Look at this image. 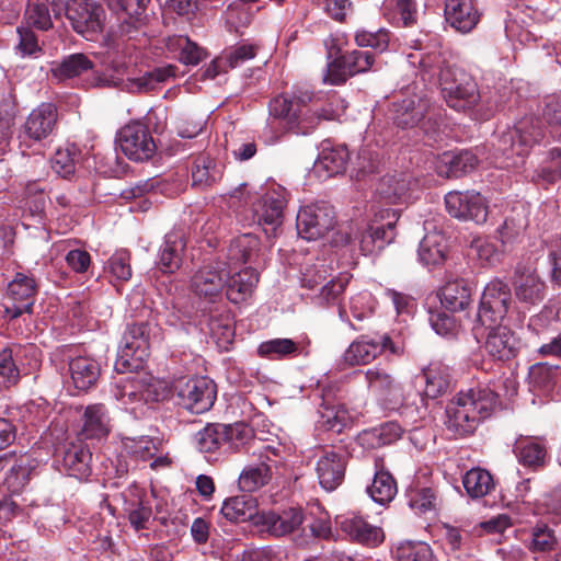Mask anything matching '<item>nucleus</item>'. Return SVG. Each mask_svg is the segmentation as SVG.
<instances>
[{
  "label": "nucleus",
  "mask_w": 561,
  "mask_h": 561,
  "mask_svg": "<svg viewBox=\"0 0 561 561\" xmlns=\"http://www.w3.org/2000/svg\"><path fill=\"white\" fill-rule=\"evenodd\" d=\"M396 238L394 224L360 225L351 227L345 233V244L358 245L363 255H375L383 250Z\"/></svg>",
  "instance_id": "ddd939ff"
},
{
  "label": "nucleus",
  "mask_w": 561,
  "mask_h": 561,
  "mask_svg": "<svg viewBox=\"0 0 561 561\" xmlns=\"http://www.w3.org/2000/svg\"><path fill=\"white\" fill-rule=\"evenodd\" d=\"M486 335L484 347L490 356L496 360H510L518 353V339L505 325H491Z\"/></svg>",
  "instance_id": "a878e982"
},
{
  "label": "nucleus",
  "mask_w": 561,
  "mask_h": 561,
  "mask_svg": "<svg viewBox=\"0 0 561 561\" xmlns=\"http://www.w3.org/2000/svg\"><path fill=\"white\" fill-rule=\"evenodd\" d=\"M412 180L405 172L383 175L376 185V194L388 204L405 202L411 190Z\"/></svg>",
  "instance_id": "7c9ffc66"
},
{
  "label": "nucleus",
  "mask_w": 561,
  "mask_h": 561,
  "mask_svg": "<svg viewBox=\"0 0 561 561\" xmlns=\"http://www.w3.org/2000/svg\"><path fill=\"white\" fill-rule=\"evenodd\" d=\"M497 404V394L489 388L460 391L446 407L445 425L455 437L472 435Z\"/></svg>",
  "instance_id": "f257e3e1"
},
{
  "label": "nucleus",
  "mask_w": 561,
  "mask_h": 561,
  "mask_svg": "<svg viewBox=\"0 0 561 561\" xmlns=\"http://www.w3.org/2000/svg\"><path fill=\"white\" fill-rule=\"evenodd\" d=\"M436 108L426 95L413 94L392 103L390 117L400 128H421L428 134L438 125Z\"/></svg>",
  "instance_id": "423d86ee"
},
{
  "label": "nucleus",
  "mask_w": 561,
  "mask_h": 561,
  "mask_svg": "<svg viewBox=\"0 0 561 561\" xmlns=\"http://www.w3.org/2000/svg\"><path fill=\"white\" fill-rule=\"evenodd\" d=\"M176 67L167 65L157 67L150 71H145L139 76H128L126 79L112 78L101 79L102 85L119 87L121 90L133 94H144L157 90L161 83L175 77Z\"/></svg>",
  "instance_id": "a211bd4d"
},
{
  "label": "nucleus",
  "mask_w": 561,
  "mask_h": 561,
  "mask_svg": "<svg viewBox=\"0 0 561 561\" xmlns=\"http://www.w3.org/2000/svg\"><path fill=\"white\" fill-rule=\"evenodd\" d=\"M318 413V424L325 431L334 433H341L350 421L347 410L340 404H334L331 400V391L322 394V402Z\"/></svg>",
  "instance_id": "a19ab883"
},
{
  "label": "nucleus",
  "mask_w": 561,
  "mask_h": 561,
  "mask_svg": "<svg viewBox=\"0 0 561 561\" xmlns=\"http://www.w3.org/2000/svg\"><path fill=\"white\" fill-rule=\"evenodd\" d=\"M368 493L376 503L385 505L396 496L397 483L389 472H376L373 483L368 488Z\"/></svg>",
  "instance_id": "5fc2aeb1"
},
{
  "label": "nucleus",
  "mask_w": 561,
  "mask_h": 561,
  "mask_svg": "<svg viewBox=\"0 0 561 561\" xmlns=\"http://www.w3.org/2000/svg\"><path fill=\"white\" fill-rule=\"evenodd\" d=\"M350 283V277L347 275H339L335 278H331L325 282L318 295L321 305H330L334 304L344 293L345 288Z\"/></svg>",
  "instance_id": "0e129e2a"
},
{
  "label": "nucleus",
  "mask_w": 561,
  "mask_h": 561,
  "mask_svg": "<svg viewBox=\"0 0 561 561\" xmlns=\"http://www.w3.org/2000/svg\"><path fill=\"white\" fill-rule=\"evenodd\" d=\"M24 21L27 26L41 31H47L53 27V21L46 3H30L24 13Z\"/></svg>",
  "instance_id": "e2e57ef3"
},
{
  "label": "nucleus",
  "mask_w": 561,
  "mask_h": 561,
  "mask_svg": "<svg viewBox=\"0 0 561 561\" xmlns=\"http://www.w3.org/2000/svg\"><path fill=\"white\" fill-rule=\"evenodd\" d=\"M512 304L510 286L494 278L486 284L481 296L477 320L481 325L491 327L502 321Z\"/></svg>",
  "instance_id": "9d476101"
},
{
  "label": "nucleus",
  "mask_w": 561,
  "mask_h": 561,
  "mask_svg": "<svg viewBox=\"0 0 561 561\" xmlns=\"http://www.w3.org/2000/svg\"><path fill=\"white\" fill-rule=\"evenodd\" d=\"M227 256L231 264H259L261 242L252 233L241 234L231 241Z\"/></svg>",
  "instance_id": "c9c22d12"
},
{
  "label": "nucleus",
  "mask_w": 561,
  "mask_h": 561,
  "mask_svg": "<svg viewBox=\"0 0 561 561\" xmlns=\"http://www.w3.org/2000/svg\"><path fill=\"white\" fill-rule=\"evenodd\" d=\"M376 54L369 50L354 49L345 51L329 64L325 80L339 85L351 77L374 70Z\"/></svg>",
  "instance_id": "4468645a"
},
{
  "label": "nucleus",
  "mask_w": 561,
  "mask_h": 561,
  "mask_svg": "<svg viewBox=\"0 0 561 561\" xmlns=\"http://www.w3.org/2000/svg\"><path fill=\"white\" fill-rule=\"evenodd\" d=\"M118 16V23L115 26H112L108 35L107 42L108 46L116 47V39L122 41H136L139 36L144 35V26H145V16H131L124 15Z\"/></svg>",
  "instance_id": "37998d69"
},
{
  "label": "nucleus",
  "mask_w": 561,
  "mask_h": 561,
  "mask_svg": "<svg viewBox=\"0 0 561 561\" xmlns=\"http://www.w3.org/2000/svg\"><path fill=\"white\" fill-rule=\"evenodd\" d=\"M339 524L343 533L359 543L376 547L385 539L383 530L380 527L370 525L360 516H345Z\"/></svg>",
  "instance_id": "c756f323"
},
{
  "label": "nucleus",
  "mask_w": 561,
  "mask_h": 561,
  "mask_svg": "<svg viewBox=\"0 0 561 561\" xmlns=\"http://www.w3.org/2000/svg\"><path fill=\"white\" fill-rule=\"evenodd\" d=\"M444 16L458 32L469 33L479 23L481 13L476 0H444Z\"/></svg>",
  "instance_id": "4be33fe9"
},
{
  "label": "nucleus",
  "mask_w": 561,
  "mask_h": 561,
  "mask_svg": "<svg viewBox=\"0 0 561 561\" xmlns=\"http://www.w3.org/2000/svg\"><path fill=\"white\" fill-rule=\"evenodd\" d=\"M365 378L371 392L388 403H397L402 397V387L389 370L373 367L365 371Z\"/></svg>",
  "instance_id": "cd10ccee"
},
{
  "label": "nucleus",
  "mask_w": 561,
  "mask_h": 561,
  "mask_svg": "<svg viewBox=\"0 0 561 561\" xmlns=\"http://www.w3.org/2000/svg\"><path fill=\"white\" fill-rule=\"evenodd\" d=\"M124 512L127 515L128 522L136 529L147 528L152 510L149 503L144 502L139 496L125 501Z\"/></svg>",
  "instance_id": "680f3d73"
},
{
  "label": "nucleus",
  "mask_w": 561,
  "mask_h": 561,
  "mask_svg": "<svg viewBox=\"0 0 561 561\" xmlns=\"http://www.w3.org/2000/svg\"><path fill=\"white\" fill-rule=\"evenodd\" d=\"M462 484L471 499H481L494 489L491 473L482 468H472L462 477Z\"/></svg>",
  "instance_id": "8fccbe9b"
},
{
  "label": "nucleus",
  "mask_w": 561,
  "mask_h": 561,
  "mask_svg": "<svg viewBox=\"0 0 561 561\" xmlns=\"http://www.w3.org/2000/svg\"><path fill=\"white\" fill-rule=\"evenodd\" d=\"M227 275L224 271L203 267L193 276L192 288L196 295L215 301L221 295Z\"/></svg>",
  "instance_id": "ea45409f"
},
{
  "label": "nucleus",
  "mask_w": 561,
  "mask_h": 561,
  "mask_svg": "<svg viewBox=\"0 0 561 561\" xmlns=\"http://www.w3.org/2000/svg\"><path fill=\"white\" fill-rule=\"evenodd\" d=\"M16 357L18 353L12 347L0 351V385L7 389L16 386L21 379Z\"/></svg>",
  "instance_id": "6e6d98bb"
},
{
  "label": "nucleus",
  "mask_w": 561,
  "mask_h": 561,
  "mask_svg": "<svg viewBox=\"0 0 561 561\" xmlns=\"http://www.w3.org/2000/svg\"><path fill=\"white\" fill-rule=\"evenodd\" d=\"M286 204V192L283 187L267 191L253 203L254 217L260 225L279 226Z\"/></svg>",
  "instance_id": "393cba45"
},
{
  "label": "nucleus",
  "mask_w": 561,
  "mask_h": 561,
  "mask_svg": "<svg viewBox=\"0 0 561 561\" xmlns=\"http://www.w3.org/2000/svg\"><path fill=\"white\" fill-rule=\"evenodd\" d=\"M446 241L440 232L427 233L419 245V257L424 265H438L445 260Z\"/></svg>",
  "instance_id": "de8ad7c7"
},
{
  "label": "nucleus",
  "mask_w": 561,
  "mask_h": 561,
  "mask_svg": "<svg viewBox=\"0 0 561 561\" xmlns=\"http://www.w3.org/2000/svg\"><path fill=\"white\" fill-rule=\"evenodd\" d=\"M259 283V273L254 267L233 273L225 278L226 296L232 304H241L249 299Z\"/></svg>",
  "instance_id": "2f4dec72"
},
{
  "label": "nucleus",
  "mask_w": 561,
  "mask_h": 561,
  "mask_svg": "<svg viewBox=\"0 0 561 561\" xmlns=\"http://www.w3.org/2000/svg\"><path fill=\"white\" fill-rule=\"evenodd\" d=\"M545 136L541 122L534 117H523L514 127L507 128L496 135L493 147L506 160L515 157L523 158L531 148L539 144Z\"/></svg>",
  "instance_id": "20e7f679"
},
{
  "label": "nucleus",
  "mask_w": 561,
  "mask_h": 561,
  "mask_svg": "<svg viewBox=\"0 0 561 561\" xmlns=\"http://www.w3.org/2000/svg\"><path fill=\"white\" fill-rule=\"evenodd\" d=\"M221 175V170L209 157L199 156L194 160L192 168L193 186L205 190L216 184Z\"/></svg>",
  "instance_id": "49530a36"
},
{
  "label": "nucleus",
  "mask_w": 561,
  "mask_h": 561,
  "mask_svg": "<svg viewBox=\"0 0 561 561\" xmlns=\"http://www.w3.org/2000/svg\"><path fill=\"white\" fill-rule=\"evenodd\" d=\"M313 94L305 91L294 96L278 95L270 102V113L284 122V127L297 135L311 133L321 119L331 121L334 112L331 108L310 110L308 104Z\"/></svg>",
  "instance_id": "f03ea898"
},
{
  "label": "nucleus",
  "mask_w": 561,
  "mask_h": 561,
  "mask_svg": "<svg viewBox=\"0 0 561 561\" xmlns=\"http://www.w3.org/2000/svg\"><path fill=\"white\" fill-rule=\"evenodd\" d=\"M346 456L329 449H321L316 471L320 485L327 490H335L344 480Z\"/></svg>",
  "instance_id": "b1692460"
},
{
  "label": "nucleus",
  "mask_w": 561,
  "mask_h": 561,
  "mask_svg": "<svg viewBox=\"0 0 561 561\" xmlns=\"http://www.w3.org/2000/svg\"><path fill=\"white\" fill-rule=\"evenodd\" d=\"M470 250L483 264L495 265L507 253L489 238L478 237L471 241Z\"/></svg>",
  "instance_id": "052dcab7"
},
{
  "label": "nucleus",
  "mask_w": 561,
  "mask_h": 561,
  "mask_svg": "<svg viewBox=\"0 0 561 561\" xmlns=\"http://www.w3.org/2000/svg\"><path fill=\"white\" fill-rule=\"evenodd\" d=\"M409 506L419 515L435 512L440 499L437 489L416 485L408 491Z\"/></svg>",
  "instance_id": "3c124183"
},
{
  "label": "nucleus",
  "mask_w": 561,
  "mask_h": 561,
  "mask_svg": "<svg viewBox=\"0 0 561 561\" xmlns=\"http://www.w3.org/2000/svg\"><path fill=\"white\" fill-rule=\"evenodd\" d=\"M513 286L516 298L524 304L537 305L545 298L546 284L529 266H516Z\"/></svg>",
  "instance_id": "5701e85b"
},
{
  "label": "nucleus",
  "mask_w": 561,
  "mask_h": 561,
  "mask_svg": "<svg viewBox=\"0 0 561 561\" xmlns=\"http://www.w3.org/2000/svg\"><path fill=\"white\" fill-rule=\"evenodd\" d=\"M438 295L442 306L450 312L462 311L472 301V288L463 278L447 282Z\"/></svg>",
  "instance_id": "72a5a7b5"
},
{
  "label": "nucleus",
  "mask_w": 561,
  "mask_h": 561,
  "mask_svg": "<svg viewBox=\"0 0 561 561\" xmlns=\"http://www.w3.org/2000/svg\"><path fill=\"white\" fill-rule=\"evenodd\" d=\"M445 205L448 214L455 218L472 220L477 224L486 221V201L478 192H449L445 196Z\"/></svg>",
  "instance_id": "f3484780"
},
{
  "label": "nucleus",
  "mask_w": 561,
  "mask_h": 561,
  "mask_svg": "<svg viewBox=\"0 0 561 561\" xmlns=\"http://www.w3.org/2000/svg\"><path fill=\"white\" fill-rule=\"evenodd\" d=\"M150 335L151 325L148 322L127 325L114 365L118 374L133 373L142 367L149 356Z\"/></svg>",
  "instance_id": "39448f33"
},
{
  "label": "nucleus",
  "mask_w": 561,
  "mask_h": 561,
  "mask_svg": "<svg viewBox=\"0 0 561 561\" xmlns=\"http://www.w3.org/2000/svg\"><path fill=\"white\" fill-rule=\"evenodd\" d=\"M409 61L420 68L423 81L440 83V72L454 70L456 67L449 65L440 50L434 49L428 53L410 54Z\"/></svg>",
  "instance_id": "473e14b6"
},
{
  "label": "nucleus",
  "mask_w": 561,
  "mask_h": 561,
  "mask_svg": "<svg viewBox=\"0 0 561 561\" xmlns=\"http://www.w3.org/2000/svg\"><path fill=\"white\" fill-rule=\"evenodd\" d=\"M185 248L184 237L179 231H172L164 237L160 247L158 266L163 273H174L182 263V252Z\"/></svg>",
  "instance_id": "79ce46f5"
},
{
  "label": "nucleus",
  "mask_w": 561,
  "mask_h": 561,
  "mask_svg": "<svg viewBox=\"0 0 561 561\" xmlns=\"http://www.w3.org/2000/svg\"><path fill=\"white\" fill-rule=\"evenodd\" d=\"M518 462L533 470H542L549 462L547 440L539 436L519 435L513 448Z\"/></svg>",
  "instance_id": "412c9836"
},
{
  "label": "nucleus",
  "mask_w": 561,
  "mask_h": 561,
  "mask_svg": "<svg viewBox=\"0 0 561 561\" xmlns=\"http://www.w3.org/2000/svg\"><path fill=\"white\" fill-rule=\"evenodd\" d=\"M69 371L75 387L87 391L93 386L101 375V366L98 360L89 356H78L69 363Z\"/></svg>",
  "instance_id": "e433bc0d"
},
{
  "label": "nucleus",
  "mask_w": 561,
  "mask_h": 561,
  "mask_svg": "<svg viewBox=\"0 0 561 561\" xmlns=\"http://www.w3.org/2000/svg\"><path fill=\"white\" fill-rule=\"evenodd\" d=\"M558 538L554 530L545 523H537L530 529L528 549L531 552H550L556 550Z\"/></svg>",
  "instance_id": "13d9d810"
},
{
  "label": "nucleus",
  "mask_w": 561,
  "mask_h": 561,
  "mask_svg": "<svg viewBox=\"0 0 561 561\" xmlns=\"http://www.w3.org/2000/svg\"><path fill=\"white\" fill-rule=\"evenodd\" d=\"M272 478L271 466L266 462L247 466L239 476L238 485L245 494L256 491Z\"/></svg>",
  "instance_id": "09e8293b"
},
{
  "label": "nucleus",
  "mask_w": 561,
  "mask_h": 561,
  "mask_svg": "<svg viewBox=\"0 0 561 561\" xmlns=\"http://www.w3.org/2000/svg\"><path fill=\"white\" fill-rule=\"evenodd\" d=\"M92 454L82 444H71L64 453L62 466L66 472L78 480H87L91 474Z\"/></svg>",
  "instance_id": "58836bf2"
},
{
  "label": "nucleus",
  "mask_w": 561,
  "mask_h": 561,
  "mask_svg": "<svg viewBox=\"0 0 561 561\" xmlns=\"http://www.w3.org/2000/svg\"><path fill=\"white\" fill-rule=\"evenodd\" d=\"M256 46L251 44H241L229 47L222 51L227 67L230 69L243 65L245 61L253 59L256 55Z\"/></svg>",
  "instance_id": "774afa93"
},
{
  "label": "nucleus",
  "mask_w": 561,
  "mask_h": 561,
  "mask_svg": "<svg viewBox=\"0 0 561 561\" xmlns=\"http://www.w3.org/2000/svg\"><path fill=\"white\" fill-rule=\"evenodd\" d=\"M401 435L402 428L397 422H386L364 432L362 440L370 448H380L397 442Z\"/></svg>",
  "instance_id": "603ef678"
},
{
  "label": "nucleus",
  "mask_w": 561,
  "mask_h": 561,
  "mask_svg": "<svg viewBox=\"0 0 561 561\" xmlns=\"http://www.w3.org/2000/svg\"><path fill=\"white\" fill-rule=\"evenodd\" d=\"M110 433L108 411L102 403L90 404L84 409L81 427L78 432L80 439H101Z\"/></svg>",
  "instance_id": "c85d7f7f"
},
{
  "label": "nucleus",
  "mask_w": 561,
  "mask_h": 561,
  "mask_svg": "<svg viewBox=\"0 0 561 561\" xmlns=\"http://www.w3.org/2000/svg\"><path fill=\"white\" fill-rule=\"evenodd\" d=\"M299 354V344L291 339H272L257 346V355L268 359H283Z\"/></svg>",
  "instance_id": "864d4df0"
},
{
  "label": "nucleus",
  "mask_w": 561,
  "mask_h": 561,
  "mask_svg": "<svg viewBox=\"0 0 561 561\" xmlns=\"http://www.w3.org/2000/svg\"><path fill=\"white\" fill-rule=\"evenodd\" d=\"M34 470V460L28 456L16 459L5 476L4 484L7 489L14 494L21 493L28 484Z\"/></svg>",
  "instance_id": "a18cd8bd"
},
{
  "label": "nucleus",
  "mask_w": 561,
  "mask_h": 561,
  "mask_svg": "<svg viewBox=\"0 0 561 561\" xmlns=\"http://www.w3.org/2000/svg\"><path fill=\"white\" fill-rule=\"evenodd\" d=\"M350 153L345 146L323 147L314 162V171L331 178L345 171Z\"/></svg>",
  "instance_id": "4c0bfd02"
},
{
  "label": "nucleus",
  "mask_w": 561,
  "mask_h": 561,
  "mask_svg": "<svg viewBox=\"0 0 561 561\" xmlns=\"http://www.w3.org/2000/svg\"><path fill=\"white\" fill-rule=\"evenodd\" d=\"M479 163L478 157L470 150L446 151L436 162L438 175L458 179L472 172Z\"/></svg>",
  "instance_id": "bb28decb"
},
{
  "label": "nucleus",
  "mask_w": 561,
  "mask_h": 561,
  "mask_svg": "<svg viewBox=\"0 0 561 561\" xmlns=\"http://www.w3.org/2000/svg\"><path fill=\"white\" fill-rule=\"evenodd\" d=\"M251 437V430L244 423H208L194 435L198 451L230 454L238 451Z\"/></svg>",
  "instance_id": "7ed1b4c3"
},
{
  "label": "nucleus",
  "mask_w": 561,
  "mask_h": 561,
  "mask_svg": "<svg viewBox=\"0 0 561 561\" xmlns=\"http://www.w3.org/2000/svg\"><path fill=\"white\" fill-rule=\"evenodd\" d=\"M151 0H106V5L116 15L145 16Z\"/></svg>",
  "instance_id": "69168bd1"
},
{
  "label": "nucleus",
  "mask_w": 561,
  "mask_h": 561,
  "mask_svg": "<svg viewBox=\"0 0 561 561\" xmlns=\"http://www.w3.org/2000/svg\"><path fill=\"white\" fill-rule=\"evenodd\" d=\"M171 390L176 403L195 414L208 411L216 400V385L207 377H179Z\"/></svg>",
  "instance_id": "0eeeda50"
},
{
  "label": "nucleus",
  "mask_w": 561,
  "mask_h": 561,
  "mask_svg": "<svg viewBox=\"0 0 561 561\" xmlns=\"http://www.w3.org/2000/svg\"><path fill=\"white\" fill-rule=\"evenodd\" d=\"M36 293L34 278L23 273H16L8 286V301L4 311L10 319H16L23 313H31Z\"/></svg>",
  "instance_id": "6ab92c4d"
},
{
  "label": "nucleus",
  "mask_w": 561,
  "mask_h": 561,
  "mask_svg": "<svg viewBox=\"0 0 561 561\" xmlns=\"http://www.w3.org/2000/svg\"><path fill=\"white\" fill-rule=\"evenodd\" d=\"M58 110L54 103L44 102L32 110L20 127L19 139L21 144L31 147L33 144L48 139L56 130Z\"/></svg>",
  "instance_id": "9b49d317"
},
{
  "label": "nucleus",
  "mask_w": 561,
  "mask_h": 561,
  "mask_svg": "<svg viewBox=\"0 0 561 561\" xmlns=\"http://www.w3.org/2000/svg\"><path fill=\"white\" fill-rule=\"evenodd\" d=\"M176 45L180 49L179 59L185 65L196 66L206 58V51L188 37H179Z\"/></svg>",
  "instance_id": "338daca9"
},
{
  "label": "nucleus",
  "mask_w": 561,
  "mask_h": 561,
  "mask_svg": "<svg viewBox=\"0 0 561 561\" xmlns=\"http://www.w3.org/2000/svg\"><path fill=\"white\" fill-rule=\"evenodd\" d=\"M64 9L72 30L87 39H93L103 30L105 12L96 1L68 0Z\"/></svg>",
  "instance_id": "1a4fd4ad"
},
{
  "label": "nucleus",
  "mask_w": 561,
  "mask_h": 561,
  "mask_svg": "<svg viewBox=\"0 0 561 561\" xmlns=\"http://www.w3.org/2000/svg\"><path fill=\"white\" fill-rule=\"evenodd\" d=\"M222 516L232 523H243L252 520L255 525V519L260 515L257 511V502L251 494H241L227 499L220 510Z\"/></svg>",
  "instance_id": "f704fd0d"
},
{
  "label": "nucleus",
  "mask_w": 561,
  "mask_h": 561,
  "mask_svg": "<svg viewBox=\"0 0 561 561\" xmlns=\"http://www.w3.org/2000/svg\"><path fill=\"white\" fill-rule=\"evenodd\" d=\"M93 68V61L82 53H76L55 62L51 68L53 76L58 80L78 77Z\"/></svg>",
  "instance_id": "c03bdc74"
},
{
  "label": "nucleus",
  "mask_w": 561,
  "mask_h": 561,
  "mask_svg": "<svg viewBox=\"0 0 561 561\" xmlns=\"http://www.w3.org/2000/svg\"><path fill=\"white\" fill-rule=\"evenodd\" d=\"M385 350H389L394 355H401L404 352L403 345L392 341L388 334H385L380 340L366 334L360 335L345 350L343 360L348 366L366 365Z\"/></svg>",
  "instance_id": "2eb2a0df"
},
{
  "label": "nucleus",
  "mask_w": 561,
  "mask_h": 561,
  "mask_svg": "<svg viewBox=\"0 0 561 561\" xmlns=\"http://www.w3.org/2000/svg\"><path fill=\"white\" fill-rule=\"evenodd\" d=\"M393 556L397 561H435L431 547L423 541L399 542Z\"/></svg>",
  "instance_id": "4d7b16f0"
},
{
  "label": "nucleus",
  "mask_w": 561,
  "mask_h": 561,
  "mask_svg": "<svg viewBox=\"0 0 561 561\" xmlns=\"http://www.w3.org/2000/svg\"><path fill=\"white\" fill-rule=\"evenodd\" d=\"M117 142L123 153L134 161H147L157 150L148 127L139 122L124 126L118 133Z\"/></svg>",
  "instance_id": "dca6fc26"
},
{
  "label": "nucleus",
  "mask_w": 561,
  "mask_h": 561,
  "mask_svg": "<svg viewBox=\"0 0 561 561\" xmlns=\"http://www.w3.org/2000/svg\"><path fill=\"white\" fill-rule=\"evenodd\" d=\"M447 105L456 111L471 110L479 101L477 83L463 70H444L438 84Z\"/></svg>",
  "instance_id": "6e6552de"
},
{
  "label": "nucleus",
  "mask_w": 561,
  "mask_h": 561,
  "mask_svg": "<svg viewBox=\"0 0 561 561\" xmlns=\"http://www.w3.org/2000/svg\"><path fill=\"white\" fill-rule=\"evenodd\" d=\"M335 213L327 203H314L299 209L296 218L298 234L306 240H317L333 229Z\"/></svg>",
  "instance_id": "f8f14e48"
},
{
  "label": "nucleus",
  "mask_w": 561,
  "mask_h": 561,
  "mask_svg": "<svg viewBox=\"0 0 561 561\" xmlns=\"http://www.w3.org/2000/svg\"><path fill=\"white\" fill-rule=\"evenodd\" d=\"M355 43L360 48L369 47L374 54L379 55L389 47L390 33L386 28H379L375 32L367 30H357L354 36Z\"/></svg>",
  "instance_id": "bf43d9fd"
},
{
  "label": "nucleus",
  "mask_w": 561,
  "mask_h": 561,
  "mask_svg": "<svg viewBox=\"0 0 561 561\" xmlns=\"http://www.w3.org/2000/svg\"><path fill=\"white\" fill-rule=\"evenodd\" d=\"M302 522V508L288 507L280 512L261 511L255 519V525L263 527L272 536L283 537L297 530Z\"/></svg>",
  "instance_id": "aec40b11"
}]
</instances>
